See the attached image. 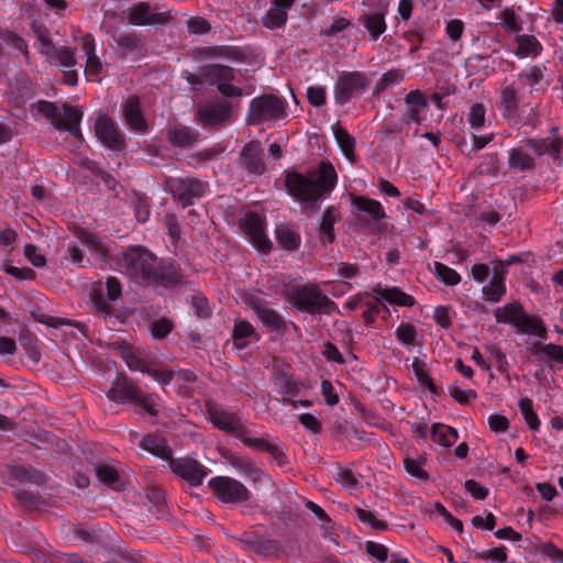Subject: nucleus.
I'll return each mask as SVG.
<instances>
[{"label": "nucleus", "instance_id": "obj_1", "mask_svg": "<svg viewBox=\"0 0 563 563\" xmlns=\"http://www.w3.org/2000/svg\"><path fill=\"white\" fill-rule=\"evenodd\" d=\"M120 271L131 280L146 286L173 287L183 275L174 263H158L157 257L141 245L130 246L118 260Z\"/></svg>", "mask_w": 563, "mask_h": 563}, {"label": "nucleus", "instance_id": "obj_2", "mask_svg": "<svg viewBox=\"0 0 563 563\" xmlns=\"http://www.w3.org/2000/svg\"><path fill=\"white\" fill-rule=\"evenodd\" d=\"M288 115V102L285 98L263 93L250 101L245 121L249 125L275 124Z\"/></svg>", "mask_w": 563, "mask_h": 563}, {"label": "nucleus", "instance_id": "obj_3", "mask_svg": "<svg viewBox=\"0 0 563 563\" xmlns=\"http://www.w3.org/2000/svg\"><path fill=\"white\" fill-rule=\"evenodd\" d=\"M287 298L300 310L310 314H330L336 305L316 284L292 285Z\"/></svg>", "mask_w": 563, "mask_h": 563}, {"label": "nucleus", "instance_id": "obj_4", "mask_svg": "<svg viewBox=\"0 0 563 563\" xmlns=\"http://www.w3.org/2000/svg\"><path fill=\"white\" fill-rule=\"evenodd\" d=\"M355 227L368 233L382 230L386 212L382 203L365 196H351Z\"/></svg>", "mask_w": 563, "mask_h": 563}, {"label": "nucleus", "instance_id": "obj_5", "mask_svg": "<svg viewBox=\"0 0 563 563\" xmlns=\"http://www.w3.org/2000/svg\"><path fill=\"white\" fill-rule=\"evenodd\" d=\"M369 84L368 77L363 71H340L333 86L334 102L339 106L347 104L352 99L362 97Z\"/></svg>", "mask_w": 563, "mask_h": 563}, {"label": "nucleus", "instance_id": "obj_6", "mask_svg": "<svg viewBox=\"0 0 563 563\" xmlns=\"http://www.w3.org/2000/svg\"><path fill=\"white\" fill-rule=\"evenodd\" d=\"M336 178H285V186L292 197L314 201L332 190Z\"/></svg>", "mask_w": 563, "mask_h": 563}, {"label": "nucleus", "instance_id": "obj_7", "mask_svg": "<svg viewBox=\"0 0 563 563\" xmlns=\"http://www.w3.org/2000/svg\"><path fill=\"white\" fill-rule=\"evenodd\" d=\"M240 229L252 245L262 253L272 250V242L266 235L265 217L255 211H247L239 221Z\"/></svg>", "mask_w": 563, "mask_h": 563}, {"label": "nucleus", "instance_id": "obj_8", "mask_svg": "<svg viewBox=\"0 0 563 563\" xmlns=\"http://www.w3.org/2000/svg\"><path fill=\"white\" fill-rule=\"evenodd\" d=\"M213 495L224 504L245 503L251 493L240 481L229 476H216L208 483Z\"/></svg>", "mask_w": 563, "mask_h": 563}, {"label": "nucleus", "instance_id": "obj_9", "mask_svg": "<svg viewBox=\"0 0 563 563\" xmlns=\"http://www.w3.org/2000/svg\"><path fill=\"white\" fill-rule=\"evenodd\" d=\"M232 102L212 99L198 107L197 118L205 128H222L232 121Z\"/></svg>", "mask_w": 563, "mask_h": 563}, {"label": "nucleus", "instance_id": "obj_10", "mask_svg": "<svg viewBox=\"0 0 563 563\" xmlns=\"http://www.w3.org/2000/svg\"><path fill=\"white\" fill-rule=\"evenodd\" d=\"M550 133L551 136L543 139L529 137L526 140V144L537 156L548 155L553 165L561 166L563 164V136L558 135V126H553Z\"/></svg>", "mask_w": 563, "mask_h": 563}, {"label": "nucleus", "instance_id": "obj_11", "mask_svg": "<svg viewBox=\"0 0 563 563\" xmlns=\"http://www.w3.org/2000/svg\"><path fill=\"white\" fill-rule=\"evenodd\" d=\"M166 189L183 207L192 203V199L200 198L206 191V185L198 178H166Z\"/></svg>", "mask_w": 563, "mask_h": 563}, {"label": "nucleus", "instance_id": "obj_12", "mask_svg": "<svg viewBox=\"0 0 563 563\" xmlns=\"http://www.w3.org/2000/svg\"><path fill=\"white\" fill-rule=\"evenodd\" d=\"M208 413L210 421L217 429L236 437L246 445V440H250L252 435L236 413L229 412L218 407H210Z\"/></svg>", "mask_w": 563, "mask_h": 563}, {"label": "nucleus", "instance_id": "obj_13", "mask_svg": "<svg viewBox=\"0 0 563 563\" xmlns=\"http://www.w3.org/2000/svg\"><path fill=\"white\" fill-rule=\"evenodd\" d=\"M169 467L173 473L188 482L191 486H199L207 477L208 468L195 459H169Z\"/></svg>", "mask_w": 563, "mask_h": 563}, {"label": "nucleus", "instance_id": "obj_14", "mask_svg": "<svg viewBox=\"0 0 563 563\" xmlns=\"http://www.w3.org/2000/svg\"><path fill=\"white\" fill-rule=\"evenodd\" d=\"M241 167L251 175L263 176L266 173L264 148L257 140L247 142L239 155Z\"/></svg>", "mask_w": 563, "mask_h": 563}, {"label": "nucleus", "instance_id": "obj_15", "mask_svg": "<svg viewBox=\"0 0 563 563\" xmlns=\"http://www.w3.org/2000/svg\"><path fill=\"white\" fill-rule=\"evenodd\" d=\"M95 133L98 140L108 148L118 152L124 150V136L110 118L99 117L95 123Z\"/></svg>", "mask_w": 563, "mask_h": 563}, {"label": "nucleus", "instance_id": "obj_16", "mask_svg": "<svg viewBox=\"0 0 563 563\" xmlns=\"http://www.w3.org/2000/svg\"><path fill=\"white\" fill-rule=\"evenodd\" d=\"M124 121L129 129L136 133H146L148 124L142 113L139 97L132 96L122 106Z\"/></svg>", "mask_w": 563, "mask_h": 563}, {"label": "nucleus", "instance_id": "obj_17", "mask_svg": "<svg viewBox=\"0 0 563 563\" xmlns=\"http://www.w3.org/2000/svg\"><path fill=\"white\" fill-rule=\"evenodd\" d=\"M140 389L137 386L130 380L128 377H118L111 388L109 389L107 396L114 402L118 404H126V402H135L137 396L140 394Z\"/></svg>", "mask_w": 563, "mask_h": 563}, {"label": "nucleus", "instance_id": "obj_18", "mask_svg": "<svg viewBox=\"0 0 563 563\" xmlns=\"http://www.w3.org/2000/svg\"><path fill=\"white\" fill-rule=\"evenodd\" d=\"M128 20L132 25L143 26L162 24L165 16L163 13L152 12L150 3L139 2L129 9Z\"/></svg>", "mask_w": 563, "mask_h": 563}, {"label": "nucleus", "instance_id": "obj_19", "mask_svg": "<svg viewBox=\"0 0 563 563\" xmlns=\"http://www.w3.org/2000/svg\"><path fill=\"white\" fill-rule=\"evenodd\" d=\"M373 294L377 299H382V301L389 305L410 308L416 303V299L411 295L406 294L398 287L376 286L373 288Z\"/></svg>", "mask_w": 563, "mask_h": 563}, {"label": "nucleus", "instance_id": "obj_20", "mask_svg": "<svg viewBox=\"0 0 563 563\" xmlns=\"http://www.w3.org/2000/svg\"><path fill=\"white\" fill-rule=\"evenodd\" d=\"M82 49L87 56L85 75L89 80H95L101 74L102 64L96 54L95 37L89 33L82 36Z\"/></svg>", "mask_w": 563, "mask_h": 563}, {"label": "nucleus", "instance_id": "obj_21", "mask_svg": "<svg viewBox=\"0 0 563 563\" xmlns=\"http://www.w3.org/2000/svg\"><path fill=\"white\" fill-rule=\"evenodd\" d=\"M200 76L211 86L220 82L233 81L235 78L234 69L222 64H210L200 67Z\"/></svg>", "mask_w": 563, "mask_h": 563}, {"label": "nucleus", "instance_id": "obj_22", "mask_svg": "<svg viewBox=\"0 0 563 563\" xmlns=\"http://www.w3.org/2000/svg\"><path fill=\"white\" fill-rule=\"evenodd\" d=\"M200 54L205 58H223L230 62H243L245 54L236 46L216 45L202 47Z\"/></svg>", "mask_w": 563, "mask_h": 563}, {"label": "nucleus", "instance_id": "obj_23", "mask_svg": "<svg viewBox=\"0 0 563 563\" xmlns=\"http://www.w3.org/2000/svg\"><path fill=\"white\" fill-rule=\"evenodd\" d=\"M82 119V112L68 103L63 104V115L60 114V123L64 126H55L56 130L67 131L75 137H81L79 124Z\"/></svg>", "mask_w": 563, "mask_h": 563}, {"label": "nucleus", "instance_id": "obj_24", "mask_svg": "<svg viewBox=\"0 0 563 563\" xmlns=\"http://www.w3.org/2000/svg\"><path fill=\"white\" fill-rule=\"evenodd\" d=\"M169 142L178 147H191L199 140V132L192 128L178 125L168 131Z\"/></svg>", "mask_w": 563, "mask_h": 563}, {"label": "nucleus", "instance_id": "obj_25", "mask_svg": "<svg viewBox=\"0 0 563 563\" xmlns=\"http://www.w3.org/2000/svg\"><path fill=\"white\" fill-rule=\"evenodd\" d=\"M526 311L518 302H510L495 310L494 316L498 323L511 324L518 328Z\"/></svg>", "mask_w": 563, "mask_h": 563}, {"label": "nucleus", "instance_id": "obj_26", "mask_svg": "<svg viewBox=\"0 0 563 563\" xmlns=\"http://www.w3.org/2000/svg\"><path fill=\"white\" fill-rule=\"evenodd\" d=\"M305 387V384L301 382H298L291 377L285 378L284 383L282 385V393L284 394V397L282 401L284 404H287L291 406L292 408H297L298 406L309 408L312 406V401L310 400H295L294 397L299 395L300 388Z\"/></svg>", "mask_w": 563, "mask_h": 563}, {"label": "nucleus", "instance_id": "obj_27", "mask_svg": "<svg viewBox=\"0 0 563 563\" xmlns=\"http://www.w3.org/2000/svg\"><path fill=\"white\" fill-rule=\"evenodd\" d=\"M232 339L234 346L242 350L246 347L252 340L257 341L258 335L255 332V328L249 321L241 320L234 324L232 331Z\"/></svg>", "mask_w": 563, "mask_h": 563}, {"label": "nucleus", "instance_id": "obj_28", "mask_svg": "<svg viewBox=\"0 0 563 563\" xmlns=\"http://www.w3.org/2000/svg\"><path fill=\"white\" fill-rule=\"evenodd\" d=\"M363 26L368 32L371 41H376L379 36L385 33L387 24L385 21V14L383 12H371L365 13L361 18Z\"/></svg>", "mask_w": 563, "mask_h": 563}, {"label": "nucleus", "instance_id": "obj_29", "mask_svg": "<svg viewBox=\"0 0 563 563\" xmlns=\"http://www.w3.org/2000/svg\"><path fill=\"white\" fill-rule=\"evenodd\" d=\"M519 100L517 90L512 86H506L500 91L499 110L504 118L514 119L518 112Z\"/></svg>", "mask_w": 563, "mask_h": 563}, {"label": "nucleus", "instance_id": "obj_30", "mask_svg": "<svg viewBox=\"0 0 563 563\" xmlns=\"http://www.w3.org/2000/svg\"><path fill=\"white\" fill-rule=\"evenodd\" d=\"M142 449L163 459L172 457V450L167 445L165 438L159 434H148L141 442Z\"/></svg>", "mask_w": 563, "mask_h": 563}, {"label": "nucleus", "instance_id": "obj_31", "mask_svg": "<svg viewBox=\"0 0 563 563\" xmlns=\"http://www.w3.org/2000/svg\"><path fill=\"white\" fill-rule=\"evenodd\" d=\"M228 462L231 466L239 470L253 482H261L265 476V473L262 470L257 468L249 459L244 456L231 454L228 456Z\"/></svg>", "mask_w": 563, "mask_h": 563}, {"label": "nucleus", "instance_id": "obj_32", "mask_svg": "<svg viewBox=\"0 0 563 563\" xmlns=\"http://www.w3.org/2000/svg\"><path fill=\"white\" fill-rule=\"evenodd\" d=\"M252 307L257 318L265 327L272 330H280L284 327L283 318L272 308L257 301L253 302Z\"/></svg>", "mask_w": 563, "mask_h": 563}, {"label": "nucleus", "instance_id": "obj_33", "mask_svg": "<svg viewBox=\"0 0 563 563\" xmlns=\"http://www.w3.org/2000/svg\"><path fill=\"white\" fill-rule=\"evenodd\" d=\"M516 42L518 44L516 55L519 58H523L527 56H539L542 53V44L534 35H517Z\"/></svg>", "mask_w": 563, "mask_h": 563}, {"label": "nucleus", "instance_id": "obj_34", "mask_svg": "<svg viewBox=\"0 0 563 563\" xmlns=\"http://www.w3.org/2000/svg\"><path fill=\"white\" fill-rule=\"evenodd\" d=\"M498 266H495V274L489 284L483 287V295L487 301L498 302L506 294V285L504 275L498 272Z\"/></svg>", "mask_w": 563, "mask_h": 563}, {"label": "nucleus", "instance_id": "obj_35", "mask_svg": "<svg viewBox=\"0 0 563 563\" xmlns=\"http://www.w3.org/2000/svg\"><path fill=\"white\" fill-rule=\"evenodd\" d=\"M246 441L247 443L245 446L267 452L278 463V465L286 463V455L284 451L276 444L271 443L267 439L251 437V439Z\"/></svg>", "mask_w": 563, "mask_h": 563}, {"label": "nucleus", "instance_id": "obj_36", "mask_svg": "<svg viewBox=\"0 0 563 563\" xmlns=\"http://www.w3.org/2000/svg\"><path fill=\"white\" fill-rule=\"evenodd\" d=\"M432 441L443 448H450L457 441V432L454 428L443 423H433L431 427Z\"/></svg>", "mask_w": 563, "mask_h": 563}, {"label": "nucleus", "instance_id": "obj_37", "mask_svg": "<svg viewBox=\"0 0 563 563\" xmlns=\"http://www.w3.org/2000/svg\"><path fill=\"white\" fill-rule=\"evenodd\" d=\"M332 133L343 155L352 161L354 158L355 140L354 137L339 123L332 126Z\"/></svg>", "mask_w": 563, "mask_h": 563}, {"label": "nucleus", "instance_id": "obj_38", "mask_svg": "<svg viewBox=\"0 0 563 563\" xmlns=\"http://www.w3.org/2000/svg\"><path fill=\"white\" fill-rule=\"evenodd\" d=\"M276 240L278 244L287 251H296L301 243L297 231L286 224H279L276 228Z\"/></svg>", "mask_w": 563, "mask_h": 563}, {"label": "nucleus", "instance_id": "obj_39", "mask_svg": "<svg viewBox=\"0 0 563 563\" xmlns=\"http://www.w3.org/2000/svg\"><path fill=\"white\" fill-rule=\"evenodd\" d=\"M362 309H364L362 312V319L366 325L374 324L378 314L383 310L388 312L387 307L382 303V299H377L373 291L368 294Z\"/></svg>", "mask_w": 563, "mask_h": 563}, {"label": "nucleus", "instance_id": "obj_40", "mask_svg": "<svg viewBox=\"0 0 563 563\" xmlns=\"http://www.w3.org/2000/svg\"><path fill=\"white\" fill-rule=\"evenodd\" d=\"M508 164L516 172H530L534 168V158L520 147L511 148Z\"/></svg>", "mask_w": 563, "mask_h": 563}, {"label": "nucleus", "instance_id": "obj_41", "mask_svg": "<svg viewBox=\"0 0 563 563\" xmlns=\"http://www.w3.org/2000/svg\"><path fill=\"white\" fill-rule=\"evenodd\" d=\"M517 330L525 334L536 335L540 339L547 338V329L541 320V318L537 316H530L525 313L522 317Z\"/></svg>", "mask_w": 563, "mask_h": 563}, {"label": "nucleus", "instance_id": "obj_42", "mask_svg": "<svg viewBox=\"0 0 563 563\" xmlns=\"http://www.w3.org/2000/svg\"><path fill=\"white\" fill-rule=\"evenodd\" d=\"M288 19V12L284 11L276 5H272L269 10L263 15V24L269 30L283 27Z\"/></svg>", "mask_w": 563, "mask_h": 563}, {"label": "nucleus", "instance_id": "obj_43", "mask_svg": "<svg viewBox=\"0 0 563 563\" xmlns=\"http://www.w3.org/2000/svg\"><path fill=\"white\" fill-rule=\"evenodd\" d=\"M433 267V274L446 286H455L460 284L461 276L455 269L441 262H434Z\"/></svg>", "mask_w": 563, "mask_h": 563}, {"label": "nucleus", "instance_id": "obj_44", "mask_svg": "<svg viewBox=\"0 0 563 563\" xmlns=\"http://www.w3.org/2000/svg\"><path fill=\"white\" fill-rule=\"evenodd\" d=\"M35 107L37 112L45 117L54 128L64 126L60 123V111L54 102L47 100H38Z\"/></svg>", "mask_w": 563, "mask_h": 563}, {"label": "nucleus", "instance_id": "obj_45", "mask_svg": "<svg viewBox=\"0 0 563 563\" xmlns=\"http://www.w3.org/2000/svg\"><path fill=\"white\" fill-rule=\"evenodd\" d=\"M10 474L14 479L19 482H29L34 484H42L45 477L43 473L24 466L11 467Z\"/></svg>", "mask_w": 563, "mask_h": 563}, {"label": "nucleus", "instance_id": "obj_46", "mask_svg": "<svg viewBox=\"0 0 563 563\" xmlns=\"http://www.w3.org/2000/svg\"><path fill=\"white\" fill-rule=\"evenodd\" d=\"M404 80V73L399 69L388 70L380 79L376 82L374 93L379 95L385 91L388 87L398 85Z\"/></svg>", "mask_w": 563, "mask_h": 563}, {"label": "nucleus", "instance_id": "obj_47", "mask_svg": "<svg viewBox=\"0 0 563 563\" xmlns=\"http://www.w3.org/2000/svg\"><path fill=\"white\" fill-rule=\"evenodd\" d=\"M500 24L503 29L509 33H519L522 30L521 22L519 21L512 8H505L500 14Z\"/></svg>", "mask_w": 563, "mask_h": 563}, {"label": "nucleus", "instance_id": "obj_48", "mask_svg": "<svg viewBox=\"0 0 563 563\" xmlns=\"http://www.w3.org/2000/svg\"><path fill=\"white\" fill-rule=\"evenodd\" d=\"M395 335L402 345L411 346L416 343L417 329L412 323L401 322L397 327Z\"/></svg>", "mask_w": 563, "mask_h": 563}, {"label": "nucleus", "instance_id": "obj_49", "mask_svg": "<svg viewBox=\"0 0 563 563\" xmlns=\"http://www.w3.org/2000/svg\"><path fill=\"white\" fill-rule=\"evenodd\" d=\"M519 409H520L527 424L529 426V428L533 431L539 430L540 420L533 410L532 400L529 398H521L519 400Z\"/></svg>", "mask_w": 563, "mask_h": 563}, {"label": "nucleus", "instance_id": "obj_50", "mask_svg": "<svg viewBox=\"0 0 563 563\" xmlns=\"http://www.w3.org/2000/svg\"><path fill=\"white\" fill-rule=\"evenodd\" d=\"M49 59L64 68H73L77 64L74 51L70 47L65 46L57 47Z\"/></svg>", "mask_w": 563, "mask_h": 563}, {"label": "nucleus", "instance_id": "obj_51", "mask_svg": "<svg viewBox=\"0 0 563 563\" xmlns=\"http://www.w3.org/2000/svg\"><path fill=\"white\" fill-rule=\"evenodd\" d=\"M426 463L424 457L420 459H412V457H406L404 460V466L407 473H409L411 476L417 477L421 481H428L429 474L427 471L423 470V465Z\"/></svg>", "mask_w": 563, "mask_h": 563}, {"label": "nucleus", "instance_id": "obj_52", "mask_svg": "<svg viewBox=\"0 0 563 563\" xmlns=\"http://www.w3.org/2000/svg\"><path fill=\"white\" fill-rule=\"evenodd\" d=\"M76 238L90 250L100 253L102 255L106 254V247L101 243V241L91 232L79 229L76 231Z\"/></svg>", "mask_w": 563, "mask_h": 563}, {"label": "nucleus", "instance_id": "obj_53", "mask_svg": "<svg viewBox=\"0 0 563 563\" xmlns=\"http://www.w3.org/2000/svg\"><path fill=\"white\" fill-rule=\"evenodd\" d=\"M224 151V148L221 145H217L211 148L202 150L196 154H192L188 157V165L192 167H199L207 161L211 159L212 157L221 154Z\"/></svg>", "mask_w": 563, "mask_h": 563}, {"label": "nucleus", "instance_id": "obj_54", "mask_svg": "<svg viewBox=\"0 0 563 563\" xmlns=\"http://www.w3.org/2000/svg\"><path fill=\"white\" fill-rule=\"evenodd\" d=\"M96 473L100 482L112 487L119 486L120 476L113 466L107 464L99 465L96 467Z\"/></svg>", "mask_w": 563, "mask_h": 563}, {"label": "nucleus", "instance_id": "obj_55", "mask_svg": "<svg viewBox=\"0 0 563 563\" xmlns=\"http://www.w3.org/2000/svg\"><path fill=\"white\" fill-rule=\"evenodd\" d=\"M335 222V217L332 213L331 209H328L322 217V222L320 224V231L322 234V242L332 243L334 240V231L333 225Z\"/></svg>", "mask_w": 563, "mask_h": 563}, {"label": "nucleus", "instance_id": "obj_56", "mask_svg": "<svg viewBox=\"0 0 563 563\" xmlns=\"http://www.w3.org/2000/svg\"><path fill=\"white\" fill-rule=\"evenodd\" d=\"M545 67L543 65H533L525 69L519 76L525 78L527 84L531 87H537L544 78Z\"/></svg>", "mask_w": 563, "mask_h": 563}, {"label": "nucleus", "instance_id": "obj_57", "mask_svg": "<svg viewBox=\"0 0 563 563\" xmlns=\"http://www.w3.org/2000/svg\"><path fill=\"white\" fill-rule=\"evenodd\" d=\"M158 396L154 394L147 395L141 390L134 404L142 406L146 413L154 417L158 413Z\"/></svg>", "mask_w": 563, "mask_h": 563}, {"label": "nucleus", "instance_id": "obj_58", "mask_svg": "<svg viewBox=\"0 0 563 563\" xmlns=\"http://www.w3.org/2000/svg\"><path fill=\"white\" fill-rule=\"evenodd\" d=\"M115 42L124 54L133 53L141 46V40L134 33L122 34L115 40Z\"/></svg>", "mask_w": 563, "mask_h": 563}, {"label": "nucleus", "instance_id": "obj_59", "mask_svg": "<svg viewBox=\"0 0 563 563\" xmlns=\"http://www.w3.org/2000/svg\"><path fill=\"white\" fill-rule=\"evenodd\" d=\"M357 519L363 523L368 525L371 528L375 530H386L387 523L378 518H376L375 514L369 510H365L362 508H356Z\"/></svg>", "mask_w": 563, "mask_h": 563}, {"label": "nucleus", "instance_id": "obj_60", "mask_svg": "<svg viewBox=\"0 0 563 563\" xmlns=\"http://www.w3.org/2000/svg\"><path fill=\"white\" fill-rule=\"evenodd\" d=\"M308 102L313 107H322L327 101V89L324 86H310L307 88Z\"/></svg>", "mask_w": 563, "mask_h": 563}, {"label": "nucleus", "instance_id": "obj_61", "mask_svg": "<svg viewBox=\"0 0 563 563\" xmlns=\"http://www.w3.org/2000/svg\"><path fill=\"white\" fill-rule=\"evenodd\" d=\"M486 109L483 103H474L470 109L468 122L473 129H479L485 123Z\"/></svg>", "mask_w": 563, "mask_h": 563}, {"label": "nucleus", "instance_id": "obj_62", "mask_svg": "<svg viewBox=\"0 0 563 563\" xmlns=\"http://www.w3.org/2000/svg\"><path fill=\"white\" fill-rule=\"evenodd\" d=\"M450 396L456 400L461 405H466L471 400L477 397V394L473 389H462L459 386H450L449 388Z\"/></svg>", "mask_w": 563, "mask_h": 563}, {"label": "nucleus", "instance_id": "obj_63", "mask_svg": "<svg viewBox=\"0 0 563 563\" xmlns=\"http://www.w3.org/2000/svg\"><path fill=\"white\" fill-rule=\"evenodd\" d=\"M189 33L206 34L211 30V24L203 18H190L187 22Z\"/></svg>", "mask_w": 563, "mask_h": 563}, {"label": "nucleus", "instance_id": "obj_64", "mask_svg": "<svg viewBox=\"0 0 563 563\" xmlns=\"http://www.w3.org/2000/svg\"><path fill=\"white\" fill-rule=\"evenodd\" d=\"M540 351L551 361L563 363V346L549 343L540 347Z\"/></svg>", "mask_w": 563, "mask_h": 563}]
</instances>
